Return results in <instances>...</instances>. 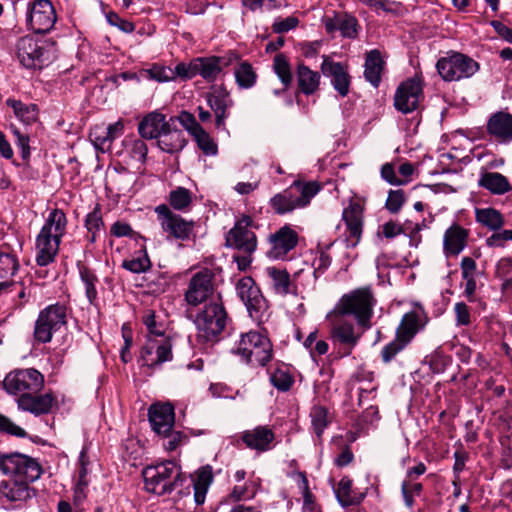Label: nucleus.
I'll list each match as a JSON object with an SVG mask.
<instances>
[{
    "mask_svg": "<svg viewBox=\"0 0 512 512\" xmlns=\"http://www.w3.org/2000/svg\"><path fill=\"white\" fill-rule=\"evenodd\" d=\"M331 338L334 342L345 346V350L342 355L348 356L357 345L360 336L356 334L352 323L339 320L332 326Z\"/></svg>",
    "mask_w": 512,
    "mask_h": 512,
    "instance_id": "nucleus-34",
    "label": "nucleus"
},
{
    "mask_svg": "<svg viewBox=\"0 0 512 512\" xmlns=\"http://www.w3.org/2000/svg\"><path fill=\"white\" fill-rule=\"evenodd\" d=\"M423 491L421 483H410L403 481L401 485V493L406 507L412 508L414 506V496H419Z\"/></svg>",
    "mask_w": 512,
    "mask_h": 512,
    "instance_id": "nucleus-61",
    "label": "nucleus"
},
{
    "mask_svg": "<svg viewBox=\"0 0 512 512\" xmlns=\"http://www.w3.org/2000/svg\"><path fill=\"white\" fill-rule=\"evenodd\" d=\"M252 226V218L243 215L226 235V246L241 253H254L257 248V238L251 230Z\"/></svg>",
    "mask_w": 512,
    "mask_h": 512,
    "instance_id": "nucleus-15",
    "label": "nucleus"
},
{
    "mask_svg": "<svg viewBox=\"0 0 512 512\" xmlns=\"http://www.w3.org/2000/svg\"><path fill=\"white\" fill-rule=\"evenodd\" d=\"M405 194L403 190H390L385 207L391 213H398L405 202Z\"/></svg>",
    "mask_w": 512,
    "mask_h": 512,
    "instance_id": "nucleus-63",
    "label": "nucleus"
},
{
    "mask_svg": "<svg viewBox=\"0 0 512 512\" xmlns=\"http://www.w3.org/2000/svg\"><path fill=\"white\" fill-rule=\"evenodd\" d=\"M236 292L246 306L249 316L260 323L268 315V302L261 289L250 276L242 277L236 284Z\"/></svg>",
    "mask_w": 512,
    "mask_h": 512,
    "instance_id": "nucleus-11",
    "label": "nucleus"
},
{
    "mask_svg": "<svg viewBox=\"0 0 512 512\" xmlns=\"http://www.w3.org/2000/svg\"><path fill=\"white\" fill-rule=\"evenodd\" d=\"M297 243V233L289 226L281 227L269 236L270 249L267 251V255L275 260L284 259Z\"/></svg>",
    "mask_w": 512,
    "mask_h": 512,
    "instance_id": "nucleus-23",
    "label": "nucleus"
},
{
    "mask_svg": "<svg viewBox=\"0 0 512 512\" xmlns=\"http://www.w3.org/2000/svg\"><path fill=\"white\" fill-rule=\"evenodd\" d=\"M270 383L279 391L287 392L294 384V378L285 366L275 368L269 377Z\"/></svg>",
    "mask_w": 512,
    "mask_h": 512,
    "instance_id": "nucleus-50",
    "label": "nucleus"
},
{
    "mask_svg": "<svg viewBox=\"0 0 512 512\" xmlns=\"http://www.w3.org/2000/svg\"><path fill=\"white\" fill-rule=\"evenodd\" d=\"M265 273L270 279V286L274 294L284 297L299 294V279L305 274V271L299 270L291 277L286 269L271 266L265 269Z\"/></svg>",
    "mask_w": 512,
    "mask_h": 512,
    "instance_id": "nucleus-20",
    "label": "nucleus"
},
{
    "mask_svg": "<svg viewBox=\"0 0 512 512\" xmlns=\"http://www.w3.org/2000/svg\"><path fill=\"white\" fill-rule=\"evenodd\" d=\"M151 261L146 249H141L134 253L133 257L126 259L122 263V267L132 273H144L151 267Z\"/></svg>",
    "mask_w": 512,
    "mask_h": 512,
    "instance_id": "nucleus-48",
    "label": "nucleus"
},
{
    "mask_svg": "<svg viewBox=\"0 0 512 512\" xmlns=\"http://www.w3.org/2000/svg\"><path fill=\"white\" fill-rule=\"evenodd\" d=\"M436 68L444 81L452 82L472 77L478 72L480 66L471 57L460 52H452L440 58Z\"/></svg>",
    "mask_w": 512,
    "mask_h": 512,
    "instance_id": "nucleus-8",
    "label": "nucleus"
},
{
    "mask_svg": "<svg viewBox=\"0 0 512 512\" xmlns=\"http://www.w3.org/2000/svg\"><path fill=\"white\" fill-rule=\"evenodd\" d=\"M231 352L253 367L265 366L272 358V344L263 334L249 331L241 334Z\"/></svg>",
    "mask_w": 512,
    "mask_h": 512,
    "instance_id": "nucleus-4",
    "label": "nucleus"
},
{
    "mask_svg": "<svg viewBox=\"0 0 512 512\" xmlns=\"http://www.w3.org/2000/svg\"><path fill=\"white\" fill-rule=\"evenodd\" d=\"M35 495V489L25 480H2L0 482V500L7 502H25Z\"/></svg>",
    "mask_w": 512,
    "mask_h": 512,
    "instance_id": "nucleus-30",
    "label": "nucleus"
},
{
    "mask_svg": "<svg viewBox=\"0 0 512 512\" xmlns=\"http://www.w3.org/2000/svg\"><path fill=\"white\" fill-rule=\"evenodd\" d=\"M89 137L97 150L105 152L110 149L111 143L104 124H98L91 128Z\"/></svg>",
    "mask_w": 512,
    "mask_h": 512,
    "instance_id": "nucleus-54",
    "label": "nucleus"
},
{
    "mask_svg": "<svg viewBox=\"0 0 512 512\" xmlns=\"http://www.w3.org/2000/svg\"><path fill=\"white\" fill-rule=\"evenodd\" d=\"M290 477L295 481L302 495L303 512H321L315 501L314 495L310 491L306 473L302 471H295L290 474Z\"/></svg>",
    "mask_w": 512,
    "mask_h": 512,
    "instance_id": "nucleus-40",
    "label": "nucleus"
},
{
    "mask_svg": "<svg viewBox=\"0 0 512 512\" xmlns=\"http://www.w3.org/2000/svg\"><path fill=\"white\" fill-rule=\"evenodd\" d=\"M206 100L214 113L216 128L226 131V119L230 116V109L234 106L229 92L222 87L215 88L206 94Z\"/></svg>",
    "mask_w": 512,
    "mask_h": 512,
    "instance_id": "nucleus-22",
    "label": "nucleus"
},
{
    "mask_svg": "<svg viewBox=\"0 0 512 512\" xmlns=\"http://www.w3.org/2000/svg\"><path fill=\"white\" fill-rule=\"evenodd\" d=\"M339 31L343 37L355 38L357 36L358 21L357 19L347 13H339Z\"/></svg>",
    "mask_w": 512,
    "mask_h": 512,
    "instance_id": "nucleus-57",
    "label": "nucleus"
},
{
    "mask_svg": "<svg viewBox=\"0 0 512 512\" xmlns=\"http://www.w3.org/2000/svg\"><path fill=\"white\" fill-rule=\"evenodd\" d=\"M178 477L179 471L173 461L149 466L143 471L145 489L157 495L170 493L174 489Z\"/></svg>",
    "mask_w": 512,
    "mask_h": 512,
    "instance_id": "nucleus-9",
    "label": "nucleus"
},
{
    "mask_svg": "<svg viewBox=\"0 0 512 512\" xmlns=\"http://www.w3.org/2000/svg\"><path fill=\"white\" fill-rule=\"evenodd\" d=\"M149 422L158 435L170 432L175 424L174 408L171 404H153L148 411Z\"/></svg>",
    "mask_w": 512,
    "mask_h": 512,
    "instance_id": "nucleus-29",
    "label": "nucleus"
},
{
    "mask_svg": "<svg viewBox=\"0 0 512 512\" xmlns=\"http://www.w3.org/2000/svg\"><path fill=\"white\" fill-rule=\"evenodd\" d=\"M469 230L458 223H453L443 235V253L445 256H458L467 246Z\"/></svg>",
    "mask_w": 512,
    "mask_h": 512,
    "instance_id": "nucleus-28",
    "label": "nucleus"
},
{
    "mask_svg": "<svg viewBox=\"0 0 512 512\" xmlns=\"http://www.w3.org/2000/svg\"><path fill=\"white\" fill-rule=\"evenodd\" d=\"M423 97L422 81L415 76L399 85L394 96V105L398 111L406 114L416 110Z\"/></svg>",
    "mask_w": 512,
    "mask_h": 512,
    "instance_id": "nucleus-16",
    "label": "nucleus"
},
{
    "mask_svg": "<svg viewBox=\"0 0 512 512\" xmlns=\"http://www.w3.org/2000/svg\"><path fill=\"white\" fill-rule=\"evenodd\" d=\"M159 224L162 231L167 235V239L186 241L194 229V222L187 221L180 215L173 213L170 208L161 204L155 208Z\"/></svg>",
    "mask_w": 512,
    "mask_h": 512,
    "instance_id": "nucleus-13",
    "label": "nucleus"
},
{
    "mask_svg": "<svg viewBox=\"0 0 512 512\" xmlns=\"http://www.w3.org/2000/svg\"><path fill=\"white\" fill-rule=\"evenodd\" d=\"M20 268L17 253L10 246L0 247V279H12Z\"/></svg>",
    "mask_w": 512,
    "mask_h": 512,
    "instance_id": "nucleus-41",
    "label": "nucleus"
},
{
    "mask_svg": "<svg viewBox=\"0 0 512 512\" xmlns=\"http://www.w3.org/2000/svg\"><path fill=\"white\" fill-rule=\"evenodd\" d=\"M79 275L89 304L96 306L98 303V291L96 284L99 282L96 273L86 266H81L79 267Z\"/></svg>",
    "mask_w": 512,
    "mask_h": 512,
    "instance_id": "nucleus-44",
    "label": "nucleus"
},
{
    "mask_svg": "<svg viewBox=\"0 0 512 512\" xmlns=\"http://www.w3.org/2000/svg\"><path fill=\"white\" fill-rule=\"evenodd\" d=\"M194 140L197 143L198 148L206 155V156H216L218 154V146L217 143L213 140V138L203 129H201L198 133L193 136Z\"/></svg>",
    "mask_w": 512,
    "mask_h": 512,
    "instance_id": "nucleus-56",
    "label": "nucleus"
},
{
    "mask_svg": "<svg viewBox=\"0 0 512 512\" xmlns=\"http://www.w3.org/2000/svg\"><path fill=\"white\" fill-rule=\"evenodd\" d=\"M173 118L166 120V116L158 111L148 113L138 124V133L143 139H158Z\"/></svg>",
    "mask_w": 512,
    "mask_h": 512,
    "instance_id": "nucleus-33",
    "label": "nucleus"
},
{
    "mask_svg": "<svg viewBox=\"0 0 512 512\" xmlns=\"http://www.w3.org/2000/svg\"><path fill=\"white\" fill-rule=\"evenodd\" d=\"M428 316L421 305H416L412 311L405 313L396 329V336L409 344L413 338L424 329Z\"/></svg>",
    "mask_w": 512,
    "mask_h": 512,
    "instance_id": "nucleus-21",
    "label": "nucleus"
},
{
    "mask_svg": "<svg viewBox=\"0 0 512 512\" xmlns=\"http://www.w3.org/2000/svg\"><path fill=\"white\" fill-rule=\"evenodd\" d=\"M296 74L298 86L302 93L311 95L318 90L320 84V74L318 72L311 70L303 63H299Z\"/></svg>",
    "mask_w": 512,
    "mask_h": 512,
    "instance_id": "nucleus-39",
    "label": "nucleus"
},
{
    "mask_svg": "<svg viewBox=\"0 0 512 512\" xmlns=\"http://www.w3.org/2000/svg\"><path fill=\"white\" fill-rule=\"evenodd\" d=\"M478 185L494 195H504L512 190L508 178L499 172L482 173Z\"/></svg>",
    "mask_w": 512,
    "mask_h": 512,
    "instance_id": "nucleus-35",
    "label": "nucleus"
},
{
    "mask_svg": "<svg viewBox=\"0 0 512 512\" xmlns=\"http://www.w3.org/2000/svg\"><path fill=\"white\" fill-rule=\"evenodd\" d=\"M342 221L345 224V242L348 248L356 247L362 237L364 227V207L358 202L351 201L342 211Z\"/></svg>",
    "mask_w": 512,
    "mask_h": 512,
    "instance_id": "nucleus-17",
    "label": "nucleus"
},
{
    "mask_svg": "<svg viewBox=\"0 0 512 512\" xmlns=\"http://www.w3.org/2000/svg\"><path fill=\"white\" fill-rule=\"evenodd\" d=\"M374 304L375 299L371 289L363 287L344 295L341 298L337 309L341 315H354L358 323L364 326L372 317Z\"/></svg>",
    "mask_w": 512,
    "mask_h": 512,
    "instance_id": "nucleus-7",
    "label": "nucleus"
},
{
    "mask_svg": "<svg viewBox=\"0 0 512 512\" xmlns=\"http://www.w3.org/2000/svg\"><path fill=\"white\" fill-rule=\"evenodd\" d=\"M6 104L13 109L15 116L24 124L29 125L37 120L38 110L35 104H24L15 99H7Z\"/></svg>",
    "mask_w": 512,
    "mask_h": 512,
    "instance_id": "nucleus-46",
    "label": "nucleus"
},
{
    "mask_svg": "<svg viewBox=\"0 0 512 512\" xmlns=\"http://www.w3.org/2000/svg\"><path fill=\"white\" fill-rule=\"evenodd\" d=\"M365 79L375 88L381 81V74L384 68V61L379 50L374 49L366 54L365 59Z\"/></svg>",
    "mask_w": 512,
    "mask_h": 512,
    "instance_id": "nucleus-36",
    "label": "nucleus"
},
{
    "mask_svg": "<svg viewBox=\"0 0 512 512\" xmlns=\"http://www.w3.org/2000/svg\"><path fill=\"white\" fill-rule=\"evenodd\" d=\"M26 22L35 33L50 31L56 22V13L49 0H29L27 2Z\"/></svg>",
    "mask_w": 512,
    "mask_h": 512,
    "instance_id": "nucleus-14",
    "label": "nucleus"
},
{
    "mask_svg": "<svg viewBox=\"0 0 512 512\" xmlns=\"http://www.w3.org/2000/svg\"><path fill=\"white\" fill-rule=\"evenodd\" d=\"M3 385L9 394L20 397L40 392L44 387V376L34 368L18 369L6 375Z\"/></svg>",
    "mask_w": 512,
    "mask_h": 512,
    "instance_id": "nucleus-12",
    "label": "nucleus"
},
{
    "mask_svg": "<svg viewBox=\"0 0 512 512\" xmlns=\"http://www.w3.org/2000/svg\"><path fill=\"white\" fill-rule=\"evenodd\" d=\"M408 344L395 336V339L386 344L381 351V358L384 363L391 362L400 352H402Z\"/></svg>",
    "mask_w": 512,
    "mask_h": 512,
    "instance_id": "nucleus-59",
    "label": "nucleus"
},
{
    "mask_svg": "<svg viewBox=\"0 0 512 512\" xmlns=\"http://www.w3.org/2000/svg\"><path fill=\"white\" fill-rule=\"evenodd\" d=\"M321 70L324 76L331 78L333 88L345 97L349 93L351 77L347 68L340 62L330 61L328 57H324Z\"/></svg>",
    "mask_w": 512,
    "mask_h": 512,
    "instance_id": "nucleus-26",
    "label": "nucleus"
},
{
    "mask_svg": "<svg viewBox=\"0 0 512 512\" xmlns=\"http://www.w3.org/2000/svg\"><path fill=\"white\" fill-rule=\"evenodd\" d=\"M234 74L236 83L240 88L249 89L256 83L257 75L248 62H242Z\"/></svg>",
    "mask_w": 512,
    "mask_h": 512,
    "instance_id": "nucleus-52",
    "label": "nucleus"
},
{
    "mask_svg": "<svg viewBox=\"0 0 512 512\" xmlns=\"http://www.w3.org/2000/svg\"><path fill=\"white\" fill-rule=\"evenodd\" d=\"M236 59L234 55L198 57L196 58L197 75L207 82H214L223 69Z\"/></svg>",
    "mask_w": 512,
    "mask_h": 512,
    "instance_id": "nucleus-27",
    "label": "nucleus"
},
{
    "mask_svg": "<svg viewBox=\"0 0 512 512\" xmlns=\"http://www.w3.org/2000/svg\"><path fill=\"white\" fill-rule=\"evenodd\" d=\"M213 481L211 466L201 467L193 479L194 500L197 505L205 502L207 491Z\"/></svg>",
    "mask_w": 512,
    "mask_h": 512,
    "instance_id": "nucleus-38",
    "label": "nucleus"
},
{
    "mask_svg": "<svg viewBox=\"0 0 512 512\" xmlns=\"http://www.w3.org/2000/svg\"><path fill=\"white\" fill-rule=\"evenodd\" d=\"M187 140L184 132L174 125V121L170 122L168 127L164 129L157 139V147L169 154H175L183 150Z\"/></svg>",
    "mask_w": 512,
    "mask_h": 512,
    "instance_id": "nucleus-32",
    "label": "nucleus"
},
{
    "mask_svg": "<svg viewBox=\"0 0 512 512\" xmlns=\"http://www.w3.org/2000/svg\"><path fill=\"white\" fill-rule=\"evenodd\" d=\"M56 402L57 399L52 392L40 395L38 393L23 394L17 399V405L20 410L35 416L48 414Z\"/></svg>",
    "mask_w": 512,
    "mask_h": 512,
    "instance_id": "nucleus-25",
    "label": "nucleus"
},
{
    "mask_svg": "<svg viewBox=\"0 0 512 512\" xmlns=\"http://www.w3.org/2000/svg\"><path fill=\"white\" fill-rule=\"evenodd\" d=\"M213 280V273L208 269L195 273L185 291V301L191 306H198L208 300L214 291Z\"/></svg>",
    "mask_w": 512,
    "mask_h": 512,
    "instance_id": "nucleus-19",
    "label": "nucleus"
},
{
    "mask_svg": "<svg viewBox=\"0 0 512 512\" xmlns=\"http://www.w3.org/2000/svg\"><path fill=\"white\" fill-rule=\"evenodd\" d=\"M455 320L457 326H468L471 323V311L464 302H457L454 305Z\"/></svg>",
    "mask_w": 512,
    "mask_h": 512,
    "instance_id": "nucleus-64",
    "label": "nucleus"
},
{
    "mask_svg": "<svg viewBox=\"0 0 512 512\" xmlns=\"http://www.w3.org/2000/svg\"><path fill=\"white\" fill-rule=\"evenodd\" d=\"M15 55L27 69H42L51 61V52L43 41L32 36H24L15 44Z\"/></svg>",
    "mask_w": 512,
    "mask_h": 512,
    "instance_id": "nucleus-10",
    "label": "nucleus"
},
{
    "mask_svg": "<svg viewBox=\"0 0 512 512\" xmlns=\"http://www.w3.org/2000/svg\"><path fill=\"white\" fill-rule=\"evenodd\" d=\"M476 221L492 231L501 229L505 220L503 215L494 208L476 209Z\"/></svg>",
    "mask_w": 512,
    "mask_h": 512,
    "instance_id": "nucleus-45",
    "label": "nucleus"
},
{
    "mask_svg": "<svg viewBox=\"0 0 512 512\" xmlns=\"http://www.w3.org/2000/svg\"><path fill=\"white\" fill-rule=\"evenodd\" d=\"M486 131L490 139L498 144L512 142V114L506 111H497L487 120Z\"/></svg>",
    "mask_w": 512,
    "mask_h": 512,
    "instance_id": "nucleus-24",
    "label": "nucleus"
},
{
    "mask_svg": "<svg viewBox=\"0 0 512 512\" xmlns=\"http://www.w3.org/2000/svg\"><path fill=\"white\" fill-rule=\"evenodd\" d=\"M172 358V343L169 338H147L140 353L142 365L148 368L161 366Z\"/></svg>",
    "mask_w": 512,
    "mask_h": 512,
    "instance_id": "nucleus-18",
    "label": "nucleus"
},
{
    "mask_svg": "<svg viewBox=\"0 0 512 512\" xmlns=\"http://www.w3.org/2000/svg\"><path fill=\"white\" fill-rule=\"evenodd\" d=\"M143 323L147 329V338H166L164 325L157 322L156 315L153 310H147L143 315Z\"/></svg>",
    "mask_w": 512,
    "mask_h": 512,
    "instance_id": "nucleus-55",
    "label": "nucleus"
},
{
    "mask_svg": "<svg viewBox=\"0 0 512 512\" xmlns=\"http://www.w3.org/2000/svg\"><path fill=\"white\" fill-rule=\"evenodd\" d=\"M85 227L89 233V242L94 243L99 233L104 229V221L102 219V213L99 204H96L94 209L87 214L85 219Z\"/></svg>",
    "mask_w": 512,
    "mask_h": 512,
    "instance_id": "nucleus-49",
    "label": "nucleus"
},
{
    "mask_svg": "<svg viewBox=\"0 0 512 512\" xmlns=\"http://www.w3.org/2000/svg\"><path fill=\"white\" fill-rule=\"evenodd\" d=\"M67 323V308L56 303L40 311L34 325L33 337L40 344L49 343L53 334L58 332Z\"/></svg>",
    "mask_w": 512,
    "mask_h": 512,
    "instance_id": "nucleus-5",
    "label": "nucleus"
},
{
    "mask_svg": "<svg viewBox=\"0 0 512 512\" xmlns=\"http://www.w3.org/2000/svg\"><path fill=\"white\" fill-rule=\"evenodd\" d=\"M309 416L312 429L317 439L321 441L325 429L330 425L332 420L329 409L321 404H314L310 409Z\"/></svg>",
    "mask_w": 512,
    "mask_h": 512,
    "instance_id": "nucleus-42",
    "label": "nucleus"
},
{
    "mask_svg": "<svg viewBox=\"0 0 512 512\" xmlns=\"http://www.w3.org/2000/svg\"><path fill=\"white\" fill-rule=\"evenodd\" d=\"M334 493L337 501L342 507L357 505L361 502L362 497H358L352 489V480L345 476L338 485L334 487Z\"/></svg>",
    "mask_w": 512,
    "mask_h": 512,
    "instance_id": "nucleus-43",
    "label": "nucleus"
},
{
    "mask_svg": "<svg viewBox=\"0 0 512 512\" xmlns=\"http://www.w3.org/2000/svg\"><path fill=\"white\" fill-rule=\"evenodd\" d=\"M274 438V432L267 426H257L254 429L246 430L241 436V439L247 448L258 452L270 450Z\"/></svg>",
    "mask_w": 512,
    "mask_h": 512,
    "instance_id": "nucleus-31",
    "label": "nucleus"
},
{
    "mask_svg": "<svg viewBox=\"0 0 512 512\" xmlns=\"http://www.w3.org/2000/svg\"><path fill=\"white\" fill-rule=\"evenodd\" d=\"M227 320L226 309L219 297L206 303L194 319L197 329V341L207 345H213L218 342L221 333L226 327Z\"/></svg>",
    "mask_w": 512,
    "mask_h": 512,
    "instance_id": "nucleus-2",
    "label": "nucleus"
},
{
    "mask_svg": "<svg viewBox=\"0 0 512 512\" xmlns=\"http://www.w3.org/2000/svg\"><path fill=\"white\" fill-rule=\"evenodd\" d=\"M125 151L129 158L138 163H145L148 147L142 139L126 137L123 140Z\"/></svg>",
    "mask_w": 512,
    "mask_h": 512,
    "instance_id": "nucleus-47",
    "label": "nucleus"
},
{
    "mask_svg": "<svg viewBox=\"0 0 512 512\" xmlns=\"http://www.w3.org/2000/svg\"><path fill=\"white\" fill-rule=\"evenodd\" d=\"M256 495V486L253 481H247L242 485H235L231 492L219 503L217 512H224L231 504H240L246 499H252Z\"/></svg>",
    "mask_w": 512,
    "mask_h": 512,
    "instance_id": "nucleus-37",
    "label": "nucleus"
},
{
    "mask_svg": "<svg viewBox=\"0 0 512 512\" xmlns=\"http://www.w3.org/2000/svg\"><path fill=\"white\" fill-rule=\"evenodd\" d=\"M174 74V80L179 77L183 80L191 79L197 75V65L196 58L193 59L190 63L186 64L184 62L178 63L174 69H172Z\"/></svg>",
    "mask_w": 512,
    "mask_h": 512,
    "instance_id": "nucleus-62",
    "label": "nucleus"
},
{
    "mask_svg": "<svg viewBox=\"0 0 512 512\" xmlns=\"http://www.w3.org/2000/svg\"><path fill=\"white\" fill-rule=\"evenodd\" d=\"M193 193L184 187H177L169 193L170 206L178 211H186L192 203Z\"/></svg>",
    "mask_w": 512,
    "mask_h": 512,
    "instance_id": "nucleus-51",
    "label": "nucleus"
},
{
    "mask_svg": "<svg viewBox=\"0 0 512 512\" xmlns=\"http://www.w3.org/2000/svg\"><path fill=\"white\" fill-rule=\"evenodd\" d=\"M273 68L284 88H288L292 82L293 77L289 62L283 54H278L275 56Z\"/></svg>",
    "mask_w": 512,
    "mask_h": 512,
    "instance_id": "nucleus-53",
    "label": "nucleus"
},
{
    "mask_svg": "<svg viewBox=\"0 0 512 512\" xmlns=\"http://www.w3.org/2000/svg\"><path fill=\"white\" fill-rule=\"evenodd\" d=\"M507 242H512V229L496 230L485 240L489 248H504Z\"/></svg>",
    "mask_w": 512,
    "mask_h": 512,
    "instance_id": "nucleus-60",
    "label": "nucleus"
},
{
    "mask_svg": "<svg viewBox=\"0 0 512 512\" xmlns=\"http://www.w3.org/2000/svg\"><path fill=\"white\" fill-rule=\"evenodd\" d=\"M0 471L29 483L38 480L43 472L36 459L18 452L0 454Z\"/></svg>",
    "mask_w": 512,
    "mask_h": 512,
    "instance_id": "nucleus-6",
    "label": "nucleus"
},
{
    "mask_svg": "<svg viewBox=\"0 0 512 512\" xmlns=\"http://www.w3.org/2000/svg\"><path fill=\"white\" fill-rule=\"evenodd\" d=\"M321 190L316 181H294L288 188L275 194L269 201L270 207L278 215L293 212L306 207L311 199Z\"/></svg>",
    "mask_w": 512,
    "mask_h": 512,
    "instance_id": "nucleus-3",
    "label": "nucleus"
},
{
    "mask_svg": "<svg viewBox=\"0 0 512 512\" xmlns=\"http://www.w3.org/2000/svg\"><path fill=\"white\" fill-rule=\"evenodd\" d=\"M67 229V218L60 209H53L36 238V262L39 266L52 263Z\"/></svg>",
    "mask_w": 512,
    "mask_h": 512,
    "instance_id": "nucleus-1",
    "label": "nucleus"
},
{
    "mask_svg": "<svg viewBox=\"0 0 512 512\" xmlns=\"http://www.w3.org/2000/svg\"><path fill=\"white\" fill-rule=\"evenodd\" d=\"M144 73L149 79L160 83L174 80L172 68L167 66L154 64L149 69L144 70Z\"/></svg>",
    "mask_w": 512,
    "mask_h": 512,
    "instance_id": "nucleus-58",
    "label": "nucleus"
}]
</instances>
